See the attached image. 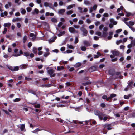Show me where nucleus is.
Returning a JSON list of instances; mask_svg holds the SVG:
<instances>
[{
  "instance_id": "f257e3e1",
  "label": "nucleus",
  "mask_w": 135,
  "mask_h": 135,
  "mask_svg": "<svg viewBox=\"0 0 135 135\" xmlns=\"http://www.w3.org/2000/svg\"><path fill=\"white\" fill-rule=\"evenodd\" d=\"M94 114L97 116H98L99 118L101 120H103V116H104L103 114V113L97 110H95L94 112Z\"/></svg>"
},
{
  "instance_id": "f03ea898",
  "label": "nucleus",
  "mask_w": 135,
  "mask_h": 135,
  "mask_svg": "<svg viewBox=\"0 0 135 135\" xmlns=\"http://www.w3.org/2000/svg\"><path fill=\"white\" fill-rule=\"evenodd\" d=\"M80 29L83 32V36H87L88 31L85 28L83 27H81L80 28Z\"/></svg>"
},
{
  "instance_id": "7ed1b4c3",
  "label": "nucleus",
  "mask_w": 135,
  "mask_h": 135,
  "mask_svg": "<svg viewBox=\"0 0 135 135\" xmlns=\"http://www.w3.org/2000/svg\"><path fill=\"white\" fill-rule=\"evenodd\" d=\"M69 30L70 32L72 33H78V30H76L72 27H69Z\"/></svg>"
},
{
  "instance_id": "20e7f679",
  "label": "nucleus",
  "mask_w": 135,
  "mask_h": 135,
  "mask_svg": "<svg viewBox=\"0 0 135 135\" xmlns=\"http://www.w3.org/2000/svg\"><path fill=\"white\" fill-rule=\"evenodd\" d=\"M111 52L115 56H118L120 54L119 52L116 49L111 51Z\"/></svg>"
},
{
  "instance_id": "39448f33",
  "label": "nucleus",
  "mask_w": 135,
  "mask_h": 135,
  "mask_svg": "<svg viewBox=\"0 0 135 135\" xmlns=\"http://www.w3.org/2000/svg\"><path fill=\"white\" fill-rule=\"evenodd\" d=\"M48 73L50 75V76L51 77H54L55 76V74H53L54 73V70L52 69H50L48 70Z\"/></svg>"
},
{
  "instance_id": "423d86ee",
  "label": "nucleus",
  "mask_w": 135,
  "mask_h": 135,
  "mask_svg": "<svg viewBox=\"0 0 135 135\" xmlns=\"http://www.w3.org/2000/svg\"><path fill=\"white\" fill-rule=\"evenodd\" d=\"M88 70L90 72H92L96 71L97 70V69L96 67L93 66L90 68Z\"/></svg>"
},
{
  "instance_id": "0eeeda50",
  "label": "nucleus",
  "mask_w": 135,
  "mask_h": 135,
  "mask_svg": "<svg viewBox=\"0 0 135 135\" xmlns=\"http://www.w3.org/2000/svg\"><path fill=\"white\" fill-rule=\"evenodd\" d=\"M28 65V64H23L21 65L20 66L19 68L20 69H25L26 68L27 66Z\"/></svg>"
},
{
  "instance_id": "6e6552de",
  "label": "nucleus",
  "mask_w": 135,
  "mask_h": 135,
  "mask_svg": "<svg viewBox=\"0 0 135 135\" xmlns=\"http://www.w3.org/2000/svg\"><path fill=\"white\" fill-rule=\"evenodd\" d=\"M22 20L21 18L18 17L16 18L13 19L12 20V21L13 22H15L16 21H21Z\"/></svg>"
},
{
  "instance_id": "1a4fd4ad",
  "label": "nucleus",
  "mask_w": 135,
  "mask_h": 135,
  "mask_svg": "<svg viewBox=\"0 0 135 135\" xmlns=\"http://www.w3.org/2000/svg\"><path fill=\"white\" fill-rule=\"evenodd\" d=\"M103 114H104V116L103 117H104L103 118V120L105 121L108 119V120H109V119L108 118V117L107 116V115L103 113Z\"/></svg>"
},
{
  "instance_id": "9d476101",
  "label": "nucleus",
  "mask_w": 135,
  "mask_h": 135,
  "mask_svg": "<svg viewBox=\"0 0 135 135\" xmlns=\"http://www.w3.org/2000/svg\"><path fill=\"white\" fill-rule=\"evenodd\" d=\"M83 43L85 45L86 47H88L90 46V43L86 40H84L83 41Z\"/></svg>"
},
{
  "instance_id": "9b49d317",
  "label": "nucleus",
  "mask_w": 135,
  "mask_h": 135,
  "mask_svg": "<svg viewBox=\"0 0 135 135\" xmlns=\"http://www.w3.org/2000/svg\"><path fill=\"white\" fill-rule=\"evenodd\" d=\"M30 36L32 38L31 39V40L32 41H34L36 38V37L35 35V34L33 33H31L30 34Z\"/></svg>"
},
{
  "instance_id": "f8f14e48",
  "label": "nucleus",
  "mask_w": 135,
  "mask_h": 135,
  "mask_svg": "<svg viewBox=\"0 0 135 135\" xmlns=\"http://www.w3.org/2000/svg\"><path fill=\"white\" fill-rule=\"evenodd\" d=\"M19 53H20V54H19L18 53H17L14 54L13 55V56H15V57H17V56H19L20 55V54H22L23 53V52H22V50H21L19 51Z\"/></svg>"
},
{
  "instance_id": "ddd939ff",
  "label": "nucleus",
  "mask_w": 135,
  "mask_h": 135,
  "mask_svg": "<svg viewBox=\"0 0 135 135\" xmlns=\"http://www.w3.org/2000/svg\"><path fill=\"white\" fill-rule=\"evenodd\" d=\"M105 128H106L108 130H110L112 129V128L109 127H111V124H106L105 125Z\"/></svg>"
},
{
  "instance_id": "4468645a",
  "label": "nucleus",
  "mask_w": 135,
  "mask_h": 135,
  "mask_svg": "<svg viewBox=\"0 0 135 135\" xmlns=\"http://www.w3.org/2000/svg\"><path fill=\"white\" fill-rule=\"evenodd\" d=\"M75 7V4H73L67 6V9L68 10H69L71 8H73V7Z\"/></svg>"
},
{
  "instance_id": "2eb2a0df",
  "label": "nucleus",
  "mask_w": 135,
  "mask_h": 135,
  "mask_svg": "<svg viewBox=\"0 0 135 135\" xmlns=\"http://www.w3.org/2000/svg\"><path fill=\"white\" fill-rule=\"evenodd\" d=\"M65 11V9H61L58 11V13L60 14H62Z\"/></svg>"
},
{
  "instance_id": "dca6fc26",
  "label": "nucleus",
  "mask_w": 135,
  "mask_h": 135,
  "mask_svg": "<svg viewBox=\"0 0 135 135\" xmlns=\"http://www.w3.org/2000/svg\"><path fill=\"white\" fill-rule=\"evenodd\" d=\"M81 65V63L80 62H78L75 64L74 65V67L76 68H78L80 67Z\"/></svg>"
},
{
  "instance_id": "f3484780",
  "label": "nucleus",
  "mask_w": 135,
  "mask_h": 135,
  "mask_svg": "<svg viewBox=\"0 0 135 135\" xmlns=\"http://www.w3.org/2000/svg\"><path fill=\"white\" fill-rule=\"evenodd\" d=\"M110 22L112 23L114 25H116L117 23V22L114 21V19L113 18L110 19Z\"/></svg>"
},
{
  "instance_id": "a211bd4d",
  "label": "nucleus",
  "mask_w": 135,
  "mask_h": 135,
  "mask_svg": "<svg viewBox=\"0 0 135 135\" xmlns=\"http://www.w3.org/2000/svg\"><path fill=\"white\" fill-rule=\"evenodd\" d=\"M27 37L26 35L24 36L23 38V41L24 43H25L27 39Z\"/></svg>"
},
{
  "instance_id": "6ab92c4d",
  "label": "nucleus",
  "mask_w": 135,
  "mask_h": 135,
  "mask_svg": "<svg viewBox=\"0 0 135 135\" xmlns=\"http://www.w3.org/2000/svg\"><path fill=\"white\" fill-rule=\"evenodd\" d=\"M11 25V23H4L3 25L5 27H9Z\"/></svg>"
},
{
  "instance_id": "aec40b11",
  "label": "nucleus",
  "mask_w": 135,
  "mask_h": 135,
  "mask_svg": "<svg viewBox=\"0 0 135 135\" xmlns=\"http://www.w3.org/2000/svg\"><path fill=\"white\" fill-rule=\"evenodd\" d=\"M132 96L131 94H129L128 95H124V98L125 99H128L129 98L131 97Z\"/></svg>"
},
{
  "instance_id": "412c9836",
  "label": "nucleus",
  "mask_w": 135,
  "mask_h": 135,
  "mask_svg": "<svg viewBox=\"0 0 135 135\" xmlns=\"http://www.w3.org/2000/svg\"><path fill=\"white\" fill-rule=\"evenodd\" d=\"M20 10L21 11V12L22 14H24L26 13V11L25 9H23L22 8H21Z\"/></svg>"
},
{
  "instance_id": "4be33fe9",
  "label": "nucleus",
  "mask_w": 135,
  "mask_h": 135,
  "mask_svg": "<svg viewBox=\"0 0 135 135\" xmlns=\"http://www.w3.org/2000/svg\"><path fill=\"white\" fill-rule=\"evenodd\" d=\"M51 21L52 22L54 23H57V20L56 18H52L51 19Z\"/></svg>"
},
{
  "instance_id": "5701e85b",
  "label": "nucleus",
  "mask_w": 135,
  "mask_h": 135,
  "mask_svg": "<svg viewBox=\"0 0 135 135\" xmlns=\"http://www.w3.org/2000/svg\"><path fill=\"white\" fill-rule=\"evenodd\" d=\"M64 68L63 66H58L57 67V70L58 71H60L61 70H63L64 69Z\"/></svg>"
},
{
  "instance_id": "b1692460",
  "label": "nucleus",
  "mask_w": 135,
  "mask_h": 135,
  "mask_svg": "<svg viewBox=\"0 0 135 135\" xmlns=\"http://www.w3.org/2000/svg\"><path fill=\"white\" fill-rule=\"evenodd\" d=\"M131 43L130 44H129L127 46L128 48H129V49L131 48L132 47V46L131 44L133 43V42H134V43H135V41H134L133 40H132L131 41Z\"/></svg>"
},
{
  "instance_id": "393cba45",
  "label": "nucleus",
  "mask_w": 135,
  "mask_h": 135,
  "mask_svg": "<svg viewBox=\"0 0 135 135\" xmlns=\"http://www.w3.org/2000/svg\"><path fill=\"white\" fill-rule=\"evenodd\" d=\"M84 3L86 5H88L90 4V3L89 1L87 0H85L84 2Z\"/></svg>"
},
{
  "instance_id": "a878e982",
  "label": "nucleus",
  "mask_w": 135,
  "mask_h": 135,
  "mask_svg": "<svg viewBox=\"0 0 135 135\" xmlns=\"http://www.w3.org/2000/svg\"><path fill=\"white\" fill-rule=\"evenodd\" d=\"M21 130V131H23L25 130V127L24 124H22L21 125L20 128Z\"/></svg>"
},
{
  "instance_id": "bb28decb",
  "label": "nucleus",
  "mask_w": 135,
  "mask_h": 135,
  "mask_svg": "<svg viewBox=\"0 0 135 135\" xmlns=\"http://www.w3.org/2000/svg\"><path fill=\"white\" fill-rule=\"evenodd\" d=\"M8 14V13L7 12L5 11L4 12L3 14V13H2L1 14V16L2 17H3L4 16V15L5 16L7 15Z\"/></svg>"
},
{
  "instance_id": "cd10ccee",
  "label": "nucleus",
  "mask_w": 135,
  "mask_h": 135,
  "mask_svg": "<svg viewBox=\"0 0 135 135\" xmlns=\"http://www.w3.org/2000/svg\"><path fill=\"white\" fill-rule=\"evenodd\" d=\"M91 83L89 81H87L86 82L83 83H82V85L84 86H85L87 85L90 84Z\"/></svg>"
},
{
  "instance_id": "c85d7f7f",
  "label": "nucleus",
  "mask_w": 135,
  "mask_h": 135,
  "mask_svg": "<svg viewBox=\"0 0 135 135\" xmlns=\"http://www.w3.org/2000/svg\"><path fill=\"white\" fill-rule=\"evenodd\" d=\"M50 54V53L49 52H45L44 53V54L43 55L44 56L46 57H47Z\"/></svg>"
},
{
  "instance_id": "c756f323",
  "label": "nucleus",
  "mask_w": 135,
  "mask_h": 135,
  "mask_svg": "<svg viewBox=\"0 0 135 135\" xmlns=\"http://www.w3.org/2000/svg\"><path fill=\"white\" fill-rule=\"evenodd\" d=\"M73 11L71 10L68 11L66 12V14L68 15H70L73 13Z\"/></svg>"
},
{
  "instance_id": "7c9ffc66",
  "label": "nucleus",
  "mask_w": 135,
  "mask_h": 135,
  "mask_svg": "<svg viewBox=\"0 0 135 135\" xmlns=\"http://www.w3.org/2000/svg\"><path fill=\"white\" fill-rule=\"evenodd\" d=\"M107 36V33L106 32H103L102 36L104 37H106Z\"/></svg>"
},
{
  "instance_id": "2f4dec72",
  "label": "nucleus",
  "mask_w": 135,
  "mask_h": 135,
  "mask_svg": "<svg viewBox=\"0 0 135 135\" xmlns=\"http://www.w3.org/2000/svg\"><path fill=\"white\" fill-rule=\"evenodd\" d=\"M32 51L33 53L36 54L37 52V49L35 47H34Z\"/></svg>"
},
{
  "instance_id": "473e14b6",
  "label": "nucleus",
  "mask_w": 135,
  "mask_h": 135,
  "mask_svg": "<svg viewBox=\"0 0 135 135\" xmlns=\"http://www.w3.org/2000/svg\"><path fill=\"white\" fill-rule=\"evenodd\" d=\"M81 50L84 51H85L86 50V47L84 46H81Z\"/></svg>"
},
{
  "instance_id": "72a5a7b5",
  "label": "nucleus",
  "mask_w": 135,
  "mask_h": 135,
  "mask_svg": "<svg viewBox=\"0 0 135 135\" xmlns=\"http://www.w3.org/2000/svg\"><path fill=\"white\" fill-rule=\"evenodd\" d=\"M67 46L68 47L69 49H74V47L72 45H69V44H68L67 45Z\"/></svg>"
},
{
  "instance_id": "f704fd0d",
  "label": "nucleus",
  "mask_w": 135,
  "mask_h": 135,
  "mask_svg": "<svg viewBox=\"0 0 135 135\" xmlns=\"http://www.w3.org/2000/svg\"><path fill=\"white\" fill-rule=\"evenodd\" d=\"M95 34L99 36H100L102 35V33L100 32H95Z\"/></svg>"
},
{
  "instance_id": "c9c22d12",
  "label": "nucleus",
  "mask_w": 135,
  "mask_h": 135,
  "mask_svg": "<svg viewBox=\"0 0 135 135\" xmlns=\"http://www.w3.org/2000/svg\"><path fill=\"white\" fill-rule=\"evenodd\" d=\"M14 71H16L19 70V67L18 66H15L13 67Z\"/></svg>"
},
{
  "instance_id": "e433bc0d",
  "label": "nucleus",
  "mask_w": 135,
  "mask_h": 135,
  "mask_svg": "<svg viewBox=\"0 0 135 135\" xmlns=\"http://www.w3.org/2000/svg\"><path fill=\"white\" fill-rule=\"evenodd\" d=\"M103 84V83L102 82H101L99 83V85H97V88H99L100 87H102Z\"/></svg>"
},
{
  "instance_id": "4c0bfd02",
  "label": "nucleus",
  "mask_w": 135,
  "mask_h": 135,
  "mask_svg": "<svg viewBox=\"0 0 135 135\" xmlns=\"http://www.w3.org/2000/svg\"><path fill=\"white\" fill-rule=\"evenodd\" d=\"M122 41L121 40H117V41L116 43L117 45H118L120 43H122Z\"/></svg>"
},
{
  "instance_id": "58836bf2",
  "label": "nucleus",
  "mask_w": 135,
  "mask_h": 135,
  "mask_svg": "<svg viewBox=\"0 0 135 135\" xmlns=\"http://www.w3.org/2000/svg\"><path fill=\"white\" fill-rule=\"evenodd\" d=\"M94 23L95 25L97 26H98L100 24V22L98 21H96Z\"/></svg>"
},
{
  "instance_id": "ea45409f",
  "label": "nucleus",
  "mask_w": 135,
  "mask_h": 135,
  "mask_svg": "<svg viewBox=\"0 0 135 135\" xmlns=\"http://www.w3.org/2000/svg\"><path fill=\"white\" fill-rule=\"evenodd\" d=\"M129 25L130 26H133L134 24V22H133L130 21L129 22Z\"/></svg>"
},
{
  "instance_id": "a19ab883",
  "label": "nucleus",
  "mask_w": 135,
  "mask_h": 135,
  "mask_svg": "<svg viewBox=\"0 0 135 135\" xmlns=\"http://www.w3.org/2000/svg\"><path fill=\"white\" fill-rule=\"evenodd\" d=\"M48 41L49 43H51L54 42L55 41V40L54 39H51L49 40Z\"/></svg>"
},
{
  "instance_id": "79ce46f5",
  "label": "nucleus",
  "mask_w": 135,
  "mask_h": 135,
  "mask_svg": "<svg viewBox=\"0 0 135 135\" xmlns=\"http://www.w3.org/2000/svg\"><path fill=\"white\" fill-rule=\"evenodd\" d=\"M49 3L47 2H45L44 3V5L45 6L47 7L48 6Z\"/></svg>"
},
{
  "instance_id": "37998d69",
  "label": "nucleus",
  "mask_w": 135,
  "mask_h": 135,
  "mask_svg": "<svg viewBox=\"0 0 135 135\" xmlns=\"http://www.w3.org/2000/svg\"><path fill=\"white\" fill-rule=\"evenodd\" d=\"M79 40L78 38L77 37H75V40L74 41L75 44H76L78 42Z\"/></svg>"
},
{
  "instance_id": "c03bdc74",
  "label": "nucleus",
  "mask_w": 135,
  "mask_h": 135,
  "mask_svg": "<svg viewBox=\"0 0 135 135\" xmlns=\"http://www.w3.org/2000/svg\"><path fill=\"white\" fill-rule=\"evenodd\" d=\"M59 4L60 6H62L64 4L63 2L62 1H60L59 2Z\"/></svg>"
},
{
  "instance_id": "a18cd8bd",
  "label": "nucleus",
  "mask_w": 135,
  "mask_h": 135,
  "mask_svg": "<svg viewBox=\"0 0 135 135\" xmlns=\"http://www.w3.org/2000/svg\"><path fill=\"white\" fill-rule=\"evenodd\" d=\"M7 31V28H4V30L2 33L3 34H5Z\"/></svg>"
},
{
  "instance_id": "49530a36",
  "label": "nucleus",
  "mask_w": 135,
  "mask_h": 135,
  "mask_svg": "<svg viewBox=\"0 0 135 135\" xmlns=\"http://www.w3.org/2000/svg\"><path fill=\"white\" fill-rule=\"evenodd\" d=\"M128 27L133 32L135 31V29L133 28V27L130 26L129 25Z\"/></svg>"
},
{
  "instance_id": "de8ad7c7",
  "label": "nucleus",
  "mask_w": 135,
  "mask_h": 135,
  "mask_svg": "<svg viewBox=\"0 0 135 135\" xmlns=\"http://www.w3.org/2000/svg\"><path fill=\"white\" fill-rule=\"evenodd\" d=\"M2 111H3V112H4L6 114H7V115H9L10 114L9 112H8V111L6 110H5L4 109H2Z\"/></svg>"
},
{
  "instance_id": "09e8293b",
  "label": "nucleus",
  "mask_w": 135,
  "mask_h": 135,
  "mask_svg": "<svg viewBox=\"0 0 135 135\" xmlns=\"http://www.w3.org/2000/svg\"><path fill=\"white\" fill-rule=\"evenodd\" d=\"M21 99L20 98H16L13 101L14 102H17L19 101Z\"/></svg>"
},
{
  "instance_id": "8fccbe9b",
  "label": "nucleus",
  "mask_w": 135,
  "mask_h": 135,
  "mask_svg": "<svg viewBox=\"0 0 135 135\" xmlns=\"http://www.w3.org/2000/svg\"><path fill=\"white\" fill-rule=\"evenodd\" d=\"M50 8L52 9L53 8V7L52 6V3H49L48 6Z\"/></svg>"
},
{
  "instance_id": "3c124183",
  "label": "nucleus",
  "mask_w": 135,
  "mask_h": 135,
  "mask_svg": "<svg viewBox=\"0 0 135 135\" xmlns=\"http://www.w3.org/2000/svg\"><path fill=\"white\" fill-rule=\"evenodd\" d=\"M24 54L25 55L26 57H27L29 56V54L27 52H24Z\"/></svg>"
},
{
  "instance_id": "603ef678",
  "label": "nucleus",
  "mask_w": 135,
  "mask_h": 135,
  "mask_svg": "<svg viewBox=\"0 0 135 135\" xmlns=\"http://www.w3.org/2000/svg\"><path fill=\"white\" fill-rule=\"evenodd\" d=\"M104 27V25L103 24H102L99 26V28L100 30H101Z\"/></svg>"
},
{
  "instance_id": "864d4df0",
  "label": "nucleus",
  "mask_w": 135,
  "mask_h": 135,
  "mask_svg": "<svg viewBox=\"0 0 135 135\" xmlns=\"http://www.w3.org/2000/svg\"><path fill=\"white\" fill-rule=\"evenodd\" d=\"M105 66V65L103 64H100L99 65V68L100 69L104 67Z\"/></svg>"
},
{
  "instance_id": "5fc2aeb1",
  "label": "nucleus",
  "mask_w": 135,
  "mask_h": 135,
  "mask_svg": "<svg viewBox=\"0 0 135 135\" xmlns=\"http://www.w3.org/2000/svg\"><path fill=\"white\" fill-rule=\"evenodd\" d=\"M25 79L27 81H30L32 80V79L30 78H28L26 77L25 78Z\"/></svg>"
},
{
  "instance_id": "6e6d98bb",
  "label": "nucleus",
  "mask_w": 135,
  "mask_h": 135,
  "mask_svg": "<svg viewBox=\"0 0 135 135\" xmlns=\"http://www.w3.org/2000/svg\"><path fill=\"white\" fill-rule=\"evenodd\" d=\"M86 22L88 24L90 23L91 22V21L89 19H87L86 20Z\"/></svg>"
},
{
  "instance_id": "4d7b16f0",
  "label": "nucleus",
  "mask_w": 135,
  "mask_h": 135,
  "mask_svg": "<svg viewBox=\"0 0 135 135\" xmlns=\"http://www.w3.org/2000/svg\"><path fill=\"white\" fill-rule=\"evenodd\" d=\"M26 10L28 12H30L32 10L31 8L30 7H27L26 8Z\"/></svg>"
},
{
  "instance_id": "13d9d810",
  "label": "nucleus",
  "mask_w": 135,
  "mask_h": 135,
  "mask_svg": "<svg viewBox=\"0 0 135 135\" xmlns=\"http://www.w3.org/2000/svg\"><path fill=\"white\" fill-rule=\"evenodd\" d=\"M94 25H92L89 26V27L90 29H91L94 28Z\"/></svg>"
},
{
  "instance_id": "bf43d9fd",
  "label": "nucleus",
  "mask_w": 135,
  "mask_h": 135,
  "mask_svg": "<svg viewBox=\"0 0 135 135\" xmlns=\"http://www.w3.org/2000/svg\"><path fill=\"white\" fill-rule=\"evenodd\" d=\"M73 27L74 28L76 29H78L80 27L78 25H73Z\"/></svg>"
},
{
  "instance_id": "052dcab7",
  "label": "nucleus",
  "mask_w": 135,
  "mask_h": 135,
  "mask_svg": "<svg viewBox=\"0 0 135 135\" xmlns=\"http://www.w3.org/2000/svg\"><path fill=\"white\" fill-rule=\"evenodd\" d=\"M40 107V104H37V105H35L34 106V107L36 108H39Z\"/></svg>"
},
{
  "instance_id": "680f3d73",
  "label": "nucleus",
  "mask_w": 135,
  "mask_h": 135,
  "mask_svg": "<svg viewBox=\"0 0 135 135\" xmlns=\"http://www.w3.org/2000/svg\"><path fill=\"white\" fill-rule=\"evenodd\" d=\"M133 83V82H130L129 83L128 87V86L131 87V86L132 85Z\"/></svg>"
},
{
  "instance_id": "e2e57ef3",
  "label": "nucleus",
  "mask_w": 135,
  "mask_h": 135,
  "mask_svg": "<svg viewBox=\"0 0 135 135\" xmlns=\"http://www.w3.org/2000/svg\"><path fill=\"white\" fill-rule=\"evenodd\" d=\"M99 37L97 36H95L94 37V39L95 40H98L99 39Z\"/></svg>"
},
{
  "instance_id": "0e129e2a",
  "label": "nucleus",
  "mask_w": 135,
  "mask_h": 135,
  "mask_svg": "<svg viewBox=\"0 0 135 135\" xmlns=\"http://www.w3.org/2000/svg\"><path fill=\"white\" fill-rule=\"evenodd\" d=\"M78 23L80 25L82 24L83 23V21L82 20H79L78 22Z\"/></svg>"
},
{
  "instance_id": "69168bd1",
  "label": "nucleus",
  "mask_w": 135,
  "mask_h": 135,
  "mask_svg": "<svg viewBox=\"0 0 135 135\" xmlns=\"http://www.w3.org/2000/svg\"><path fill=\"white\" fill-rule=\"evenodd\" d=\"M129 108V107L128 106H127L125 107L124 109V111H127L128 110Z\"/></svg>"
},
{
  "instance_id": "338daca9",
  "label": "nucleus",
  "mask_w": 135,
  "mask_h": 135,
  "mask_svg": "<svg viewBox=\"0 0 135 135\" xmlns=\"http://www.w3.org/2000/svg\"><path fill=\"white\" fill-rule=\"evenodd\" d=\"M39 10L38 9L36 8H35L34 9V12H35L37 14L39 13Z\"/></svg>"
},
{
  "instance_id": "774afa93",
  "label": "nucleus",
  "mask_w": 135,
  "mask_h": 135,
  "mask_svg": "<svg viewBox=\"0 0 135 135\" xmlns=\"http://www.w3.org/2000/svg\"><path fill=\"white\" fill-rule=\"evenodd\" d=\"M15 15L16 16H18L20 15V14L19 12H18L15 13Z\"/></svg>"
}]
</instances>
